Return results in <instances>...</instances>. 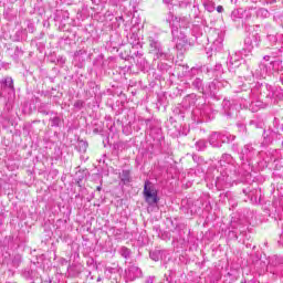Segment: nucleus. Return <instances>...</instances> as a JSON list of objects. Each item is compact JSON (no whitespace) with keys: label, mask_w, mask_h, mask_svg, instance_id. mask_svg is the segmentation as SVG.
I'll return each mask as SVG.
<instances>
[{"label":"nucleus","mask_w":283,"mask_h":283,"mask_svg":"<svg viewBox=\"0 0 283 283\" xmlns=\"http://www.w3.org/2000/svg\"><path fill=\"white\" fill-rule=\"evenodd\" d=\"M269 39H272V41H276L274 35H269Z\"/></svg>","instance_id":"de8ad7c7"},{"label":"nucleus","mask_w":283,"mask_h":283,"mask_svg":"<svg viewBox=\"0 0 283 283\" xmlns=\"http://www.w3.org/2000/svg\"><path fill=\"white\" fill-rule=\"evenodd\" d=\"M96 10H97V12H98V8H97Z\"/></svg>","instance_id":"6e6d98bb"},{"label":"nucleus","mask_w":283,"mask_h":283,"mask_svg":"<svg viewBox=\"0 0 283 283\" xmlns=\"http://www.w3.org/2000/svg\"><path fill=\"white\" fill-rule=\"evenodd\" d=\"M144 198L150 207L158 205V201L160 200L158 198V190L156 189V186H154L149 180H146L144 185Z\"/></svg>","instance_id":"6e6552de"},{"label":"nucleus","mask_w":283,"mask_h":283,"mask_svg":"<svg viewBox=\"0 0 283 283\" xmlns=\"http://www.w3.org/2000/svg\"><path fill=\"white\" fill-rule=\"evenodd\" d=\"M192 87H195V90H198L201 92H205V86H202V80L200 77H197L193 82H192Z\"/></svg>","instance_id":"c756f323"},{"label":"nucleus","mask_w":283,"mask_h":283,"mask_svg":"<svg viewBox=\"0 0 283 283\" xmlns=\"http://www.w3.org/2000/svg\"><path fill=\"white\" fill-rule=\"evenodd\" d=\"M174 114H176L178 116V118H180V120H182L187 114V111H185L182 108L181 105L177 106L175 109H174Z\"/></svg>","instance_id":"cd10ccee"},{"label":"nucleus","mask_w":283,"mask_h":283,"mask_svg":"<svg viewBox=\"0 0 283 283\" xmlns=\"http://www.w3.org/2000/svg\"><path fill=\"white\" fill-rule=\"evenodd\" d=\"M220 140L222 146L223 143H233V140H235V136L230 135L229 133H220Z\"/></svg>","instance_id":"b1692460"},{"label":"nucleus","mask_w":283,"mask_h":283,"mask_svg":"<svg viewBox=\"0 0 283 283\" xmlns=\"http://www.w3.org/2000/svg\"><path fill=\"white\" fill-rule=\"evenodd\" d=\"M143 50L135 51L132 53L133 57L136 59V65L140 72H147L149 70V62L144 56Z\"/></svg>","instance_id":"4468645a"},{"label":"nucleus","mask_w":283,"mask_h":283,"mask_svg":"<svg viewBox=\"0 0 283 283\" xmlns=\"http://www.w3.org/2000/svg\"><path fill=\"white\" fill-rule=\"evenodd\" d=\"M271 67L266 66V64L261 63L259 64V67L255 70L253 76H255V78H266V76H269V74H271Z\"/></svg>","instance_id":"f3484780"},{"label":"nucleus","mask_w":283,"mask_h":283,"mask_svg":"<svg viewBox=\"0 0 283 283\" xmlns=\"http://www.w3.org/2000/svg\"><path fill=\"white\" fill-rule=\"evenodd\" d=\"M96 189H97L98 191H101L102 187H101V186H98Z\"/></svg>","instance_id":"603ef678"},{"label":"nucleus","mask_w":283,"mask_h":283,"mask_svg":"<svg viewBox=\"0 0 283 283\" xmlns=\"http://www.w3.org/2000/svg\"><path fill=\"white\" fill-rule=\"evenodd\" d=\"M126 277L130 280V282H134V280H137V277H143V270L136 265H129L127 270H125Z\"/></svg>","instance_id":"dca6fc26"},{"label":"nucleus","mask_w":283,"mask_h":283,"mask_svg":"<svg viewBox=\"0 0 283 283\" xmlns=\"http://www.w3.org/2000/svg\"><path fill=\"white\" fill-rule=\"evenodd\" d=\"M196 147L199 151H203V149H207V142L201 139L196 143Z\"/></svg>","instance_id":"f704fd0d"},{"label":"nucleus","mask_w":283,"mask_h":283,"mask_svg":"<svg viewBox=\"0 0 283 283\" xmlns=\"http://www.w3.org/2000/svg\"><path fill=\"white\" fill-rule=\"evenodd\" d=\"M14 94V80L4 77L0 81V96L6 97Z\"/></svg>","instance_id":"f8f14e48"},{"label":"nucleus","mask_w":283,"mask_h":283,"mask_svg":"<svg viewBox=\"0 0 283 283\" xmlns=\"http://www.w3.org/2000/svg\"><path fill=\"white\" fill-rule=\"evenodd\" d=\"M280 67H282V60L280 57L270 62V69H272L274 72H277Z\"/></svg>","instance_id":"bb28decb"},{"label":"nucleus","mask_w":283,"mask_h":283,"mask_svg":"<svg viewBox=\"0 0 283 283\" xmlns=\"http://www.w3.org/2000/svg\"><path fill=\"white\" fill-rule=\"evenodd\" d=\"M61 62H62V63H65V60H64L63 57H61Z\"/></svg>","instance_id":"8fccbe9b"},{"label":"nucleus","mask_w":283,"mask_h":283,"mask_svg":"<svg viewBox=\"0 0 283 283\" xmlns=\"http://www.w3.org/2000/svg\"><path fill=\"white\" fill-rule=\"evenodd\" d=\"M64 17H66L69 19L70 18V13L65 12Z\"/></svg>","instance_id":"09e8293b"},{"label":"nucleus","mask_w":283,"mask_h":283,"mask_svg":"<svg viewBox=\"0 0 283 283\" xmlns=\"http://www.w3.org/2000/svg\"><path fill=\"white\" fill-rule=\"evenodd\" d=\"M164 3L166 6H178L176 0H164Z\"/></svg>","instance_id":"e433bc0d"},{"label":"nucleus","mask_w":283,"mask_h":283,"mask_svg":"<svg viewBox=\"0 0 283 283\" xmlns=\"http://www.w3.org/2000/svg\"><path fill=\"white\" fill-rule=\"evenodd\" d=\"M260 34H254L245 38L244 40V56H248L249 53L253 51L254 48H260L261 43Z\"/></svg>","instance_id":"9b49d317"},{"label":"nucleus","mask_w":283,"mask_h":283,"mask_svg":"<svg viewBox=\"0 0 283 283\" xmlns=\"http://www.w3.org/2000/svg\"><path fill=\"white\" fill-rule=\"evenodd\" d=\"M242 56H244V53H242V51H237L229 54L227 61L229 72H233V70H238V67L242 65Z\"/></svg>","instance_id":"9d476101"},{"label":"nucleus","mask_w":283,"mask_h":283,"mask_svg":"<svg viewBox=\"0 0 283 283\" xmlns=\"http://www.w3.org/2000/svg\"><path fill=\"white\" fill-rule=\"evenodd\" d=\"M119 178H120L122 182H124V185H127V182H129V180H132V172L129 170H123L119 174Z\"/></svg>","instance_id":"a878e982"},{"label":"nucleus","mask_w":283,"mask_h":283,"mask_svg":"<svg viewBox=\"0 0 283 283\" xmlns=\"http://www.w3.org/2000/svg\"><path fill=\"white\" fill-rule=\"evenodd\" d=\"M146 283H154V276H148Z\"/></svg>","instance_id":"37998d69"},{"label":"nucleus","mask_w":283,"mask_h":283,"mask_svg":"<svg viewBox=\"0 0 283 283\" xmlns=\"http://www.w3.org/2000/svg\"><path fill=\"white\" fill-rule=\"evenodd\" d=\"M166 21L171 28L172 41L176 44V50H178L180 54L187 52V48L189 46V40L187 39V33L184 32V30H187V28H189V18H178L174 15V12L170 11L166 17Z\"/></svg>","instance_id":"20e7f679"},{"label":"nucleus","mask_w":283,"mask_h":283,"mask_svg":"<svg viewBox=\"0 0 283 283\" xmlns=\"http://www.w3.org/2000/svg\"><path fill=\"white\" fill-rule=\"evenodd\" d=\"M224 32L220 29H210L208 34V43H211V52H220L223 48Z\"/></svg>","instance_id":"0eeeda50"},{"label":"nucleus","mask_w":283,"mask_h":283,"mask_svg":"<svg viewBox=\"0 0 283 283\" xmlns=\"http://www.w3.org/2000/svg\"><path fill=\"white\" fill-rule=\"evenodd\" d=\"M40 112H41V114H44L45 116L54 115V112H50V111H40Z\"/></svg>","instance_id":"58836bf2"},{"label":"nucleus","mask_w":283,"mask_h":283,"mask_svg":"<svg viewBox=\"0 0 283 283\" xmlns=\"http://www.w3.org/2000/svg\"><path fill=\"white\" fill-rule=\"evenodd\" d=\"M85 56H87L86 50H80L74 53L75 63H85Z\"/></svg>","instance_id":"5701e85b"},{"label":"nucleus","mask_w":283,"mask_h":283,"mask_svg":"<svg viewBox=\"0 0 283 283\" xmlns=\"http://www.w3.org/2000/svg\"><path fill=\"white\" fill-rule=\"evenodd\" d=\"M209 144L211 145V147H222L220 140V133H212L209 138Z\"/></svg>","instance_id":"4be33fe9"},{"label":"nucleus","mask_w":283,"mask_h":283,"mask_svg":"<svg viewBox=\"0 0 283 283\" xmlns=\"http://www.w3.org/2000/svg\"><path fill=\"white\" fill-rule=\"evenodd\" d=\"M97 282H101V277L97 279Z\"/></svg>","instance_id":"864d4df0"},{"label":"nucleus","mask_w":283,"mask_h":283,"mask_svg":"<svg viewBox=\"0 0 283 283\" xmlns=\"http://www.w3.org/2000/svg\"><path fill=\"white\" fill-rule=\"evenodd\" d=\"M219 83H220V90H222V87H228L229 86V82H227V81H219Z\"/></svg>","instance_id":"4c0bfd02"},{"label":"nucleus","mask_w":283,"mask_h":283,"mask_svg":"<svg viewBox=\"0 0 283 283\" xmlns=\"http://www.w3.org/2000/svg\"><path fill=\"white\" fill-rule=\"evenodd\" d=\"M81 145L84 147V149H87V143L82 142Z\"/></svg>","instance_id":"a18cd8bd"},{"label":"nucleus","mask_w":283,"mask_h":283,"mask_svg":"<svg viewBox=\"0 0 283 283\" xmlns=\"http://www.w3.org/2000/svg\"><path fill=\"white\" fill-rule=\"evenodd\" d=\"M217 12H219V13L224 12V8L222 6H218Z\"/></svg>","instance_id":"a19ab883"},{"label":"nucleus","mask_w":283,"mask_h":283,"mask_svg":"<svg viewBox=\"0 0 283 283\" xmlns=\"http://www.w3.org/2000/svg\"><path fill=\"white\" fill-rule=\"evenodd\" d=\"M184 107L192 108V120L197 124L207 123V120H213L216 118V109L211 104H207L205 97H198L196 94H190L184 99Z\"/></svg>","instance_id":"7ed1b4c3"},{"label":"nucleus","mask_w":283,"mask_h":283,"mask_svg":"<svg viewBox=\"0 0 283 283\" xmlns=\"http://www.w3.org/2000/svg\"><path fill=\"white\" fill-rule=\"evenodd\" d=\"M159 70H163V65L158 64Z\"/></svg>","instance_id":"3c124183"},{"label":"nucleus","mask_w":283,"mask_h":283,"mask_svg":"<svg viewBox=\"0 0 283 283\" xmlns=\"http://www.w3.org/2000/svg\"><path fill=\"white\" fill-rule=\"evenodd\" d=\"M169 252L167 250H155L150 251L149 256L154 262H158L159 260H166Z\"/></svg>","instance_id":"6ab92c4d"},{"label":"nucleus","mask_w":283,"mask_h":283,"mask_svg":"<svg viewBox=\"0 0 283 283\" xmlns=\"http://www.w3.org/2000/svg\"><path fill=\"white\" fill-rule=\"evenodd\" d=\"M259 12L261 14H265V17H266V14H269V10H266V9H260Z\"/></svg>","instance_id":"ea45409f"},{"label":"nucleus","mask_w":283,"mask_h":283,"mask_svg":"<svg viewBox=\"0 0 283 283\" xmlns=\"http://www.w3.org/2000/svg\"><path fill=\"white\" fill-rule=\"evenodd\" d=\"M127 41L132 45L130 54L143 50V40L140 39V29L132 28L127 35Z\"/></svg>","instance_id":"1a4fd4ad"},{"label":"nucleus","mask_w":283,"mask_h":283,"mask_svg":"<svg viewBox=\"0 0 283 283\" xmlns=\"http://www.w3.org/2000/svg\"><path fill=\"white\" fill-rule=\"evenodd\" d=\"M170 120H174V117H170Z\"/></svg>","instance_id":"5fc2aeb1"},{"label":"nucleus","mask_w":283,"mask_h":283,"mask_svg":"<svg viewBox=\"0 0 283 283\" xmlns=\"http://www.w3.org/2000/svg\"><path fill=\"white\" fill-rule=\"evenodd\" d=\"M250 196H251V200H254L256 205H260V200L262 198L261 190H255V193L251 192Z\"/></svg>","instance_id":"2f4dec72"},{"label":"nucleus","mask_w":283,"mask_h":283,"mask_svg":"<svg viewBox=\"0 0 283 283\" xmlns=\"http://www.w3.org/2000/svg\"><path fill=\"white\" fill-rule=\"evenodd\" d=\"M230 228L234 233H247V229H249V221L247 219H239L233 217L230 222Z\"/></svg>","instance_id":"ddd939ff"},{"label":"nucleus","mask_w":283,"mask_h":283,"mask_svg":"<svg viewBox=\"0 0 283 283\" xmlns=\"http://www.w3.org/2000/svg\"><path fill=\"white\" fill-rule=\"evenodd\" d=\"M149 53L154 54L155 59H160L161 61H167L169 54L163 49L160 40H158V34L154 31L148 33Z\"/></svg>","instance_id":"423d86ee"},{"label":"nucleus","mask_w":283,"mask_h":283,"mask_svg":"<svg viewBox=\"0 0 283 283\" xmlns=\"http://www.w3.org/2000/svg\"><path fill=\"white\" fill-rule=\"evenodd\" d=\"M219 169L217 171L220 175L216 178L217 189H229L233 187V182L238 180V177L244 176L242 167H238L235 159L230 154H223L219 160Z\"/></svg>","instance_id":"f03ea898"},{"label":"nucleus","mask_w":283,"mask_h":283,"mask_svg":"<svg viewBox=\"0 0 283 283\" xmlns=\"http://www.w3.org/2000/svg\"><path fill=\"white\" fill-rule=\"evenodd\" d=\"M203 7L207 12H213L216 10V3H213L211 0H206L203 2Z\"/></svg>","instance_id":"c85d7f7f"},{"label":"nucleus","mask_w":283,"mask_h":283,"mask_svg":"<svg viewBox=\"0 0 283 283\" xmlns=\"http://www.w3.org/2000/svg\"><path fill=\"white\" fill-rule=\"evenodd\" d=\"M119 254L122 255V258H125V260H127L132 255V250H129L127 247H122L119 249Z\"/></svg>","instance_id":"7c9ffc66"},{"label":"nucleus","mask_w":283,"mask_h":283,"mask_svg":"<svg viewBox=\"0 0 283 283\" xmlns=\"http://www.w3.org/2000/svg\"><path fill=\"white\" fill-rule=\"evenodd\" d=\"M263 61H271V56L270 55L263 56Z\"/></svg>","instance_id":"c03bdc74"},{"label":"nucleus","mask_w":283,"mask_h":283,"mask_svg":"<svg viewBox=\"0 0 283 283\" xmlns=\"http://www.w3.org/2000/svg\"><path fill=\"white\" fill-rule=\"evenodd\" d=\"M195 10V14L193 18L197 19V23L198 24H192L190 32L192 34V36H195L196 39L202 36V18L198 17V8H196V6L192 7Z\"/></svg>","instance_id":"2eb2a0df"},{"label":"nucleus","mask_w":283,"mask_h":283,"mask_svg":"<svg viewBox=\"0 0 283 283\" xmlns=\"http://www.w3.org/2000/svg\"><path fill=\"white\" fill-rule=\"evenodd\" d=\"M260 156V150L253 147V144H247L240 151L241 169L243 170V176H247L253 171V165L258 164V157Z\"/></svg>","instance_id":"39448f33"},{"label":"nucleus","mask_w":283,"mask_h":283,"mask_svg":"<svg viewBox=\"0 0 283 283\" xmlns=\"http://www.w3.org/2000/svg\"><path fill=\"white\" fill-rule=\"evenodd\" d=\"M218 90H220V80H214L203 92L209 94V96H216V94H218Z\"/></svg>","instance_id":"aec40b11"},{"label":"nucleus","mask_w":283,"mask_h":283,"mask_svg":"<svg viewBox=\"0 0 283 283\" xmlns=\"http://www.w3.org/2000/svg\"><path fill=\"white\" fill-rule=\"evenodd\" d=\"M54 117L50 118L51 127H61V123H63V118L54 113Z\"/></svg>","instance_id":"393cba45"},{"label":"nucleus","mask_w":283,"mask_h":283,"mask_svg":"<svg viewBox=\"0 0 283 283\" xmlns=\"http://www.w3.org/2000/svg\"><path fill=\"white\" fill-rule=\"evenodd\" d=\"M178 6L181 9L191 8V0H181L178 2Z\"/></svg>","instance_id":"72a5a7b5"},{"label":"nucleus","mask_w":283,"mask_h":283,"mask_svg":"<svg viewBox=\"0 0 283 283\" xmlns=\"http://www.w3.org/2000/svg\"><path fill=\"white\" fill-rule=\"evenodd\" d=\"M240 18H241V15H240V10L235 9V10H233V11L231 12V19H232L233 21H235L237 19H240Z\"/></svg>","instance_id":"c9c22d12"},{"label":"nucleus","mask_w":283,"mask_h":283,"mask_svg":"<svg viewBox=\"0 0 283 283\" xmlns=\"http://www.w3.org/2000/svg\"><path fill=\"white\" fill-rule=\"evenodd\" d=\"M250 91H245V94L241 96V103L232 104L231 101L224 99L222 102V107L226 116H235L238 114V109H250V112H258L264 107V102L260 101V96L262 95V84L255 83L250 84Z\"/></svg>","instance_id":"f257e3e1"},{"label":"nucleus","mask_w":283,"mask_h":283,"mask_svg":"<svg viewBox=\"0 0 283 283\" xmlns=\"http://www.w3.org/2000/svg\"><path fill=\"white\" fill-rule=\"evenodd\" d=\"M149 136H151L153 140H154L157 145H160V142L163 140V138H165V137L163 136V128H161V127H151V128H150Z\"/></svg>","instance_id":"a211bd4d"},{"label":"nucleus","mask_w":283,"mask_h":283,"mask_svg":"<svg viewBox=\"0 0 283 283\" xmlns=\"http://www.w3.org/2000/svg\"><path fill=\"white\" fill-rule=\"evenodd\" d=\"M0 224H3V214H0Z\"/></svg>","instance_id":"49530a36"},{"label":"nucleus","mask_w":283,"mask_h":283,"mask_svg":"<svg viewBox=\"0 0 283 283\" xmlns=\"http://www.w3.org/2000/svg\"><path fill=\"white\" fill-rule=\"evenodd\" d=\"M118 273H120V268L118 265L115 266H108L105 269L104 271V275L108 279L112 280L114 277V275H118Z\"/></svg>","instance_id":"412c9836"},{"label":"nucleus","mask_w":283,"mask_h":283,"mask_svg":"<svg viewBox=\"0 0 283 283\" xmlns=\"http://www.w3.org/2000/svg\"><path fill=\"white\" fill-rule=\"evenodd\" d=\"M178 72H181L179 76H187V72H189V66L188 65H179L177 66Z\"/></svg>","instance_id":"473e14b6"},{"label":"nucleus","mask_w":283,"mask_h":283,"mask_svg":"<svg viewBox=\"0 0 283 283\" xmlns=\"http://www.w3.org/2000/svg\"><path fill=\"white\" fill-rule=\"evenodd\" d=\"M214 70L216 72H220V70H222V64H217Z\"/></svg>","instance_id":"79ce46f5"}]
</instances>
